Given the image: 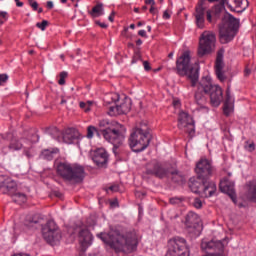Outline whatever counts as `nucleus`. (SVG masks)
<instances>
[{"label": "nucleus", "mask_w": 256, "mask_h": 256, "mask_svg": "<svg viewBox=\"0 0 256 256\" xmlns=\"http://www.w3.org/2000/svg\"><path fill=\"white\" fill-rule=\"evenodd\" d=\"M96 25H98L102 29H107V27H108L107 24L100 22V21H96Z\"/></svg>", "instance_id": "603ef678"}, {"label": "nucleus", "mask_w": 256, "mask_h": 256, "mask_svg": "<svg viewBox=\"0 0 256 256\" xmlns=\"http://www.w3.org/2000/svg\"><path fill=\"white\" fill-rule=\"evenodd\" d=\"M9 80V76L7 74H0V86L3 85V83H7Z\"/></svg>", "instance_id": "37998d69"}, {"label": "nucleus", "mask_w": 256, "mask_h": 256, "mask_svg": "<svg viewBox=\"0 0 256 256\" xmlns=\"http://www.w3.org/2000/svg\"><path fill=\"white\" fill-rule=\"evenodd\" d=\"M224 55H225V49L220 48L217 51L216 61H215V71L219 81H225V73H223V69L225 67V62H223Z\"/></svg>", "instance_id": "a211bd4d"}, {"label": "nucleus", "mask_w": 256, "mask_h": 256, "mask_svg": "<svg viewBox=\"0 0 256 256\" xmlns=\"http://www.w3.org/2000/svg\"><path fill=\"white\" fill-rule=\"evenodd\" d=\"M132 65L135 63H143V59L141 58V52L140 51H135L134 55L132 57Z\"/></svg>", "instance_id": "c9c22d12"}, {"label": "nucleus", "mask_w": 256, "mask_h": 256, "mask_svg": "<svg viewBox=\"0 0 256 256\" xmlns=\"http://www.w3.org/2000/svg\"><path fill=\"white\" fill-rule=\"evenodd\" d=\"M170 205H181L183 203L182 197H173L169 199Z\"/></svg>", "instance_id": "e433bc0d"}, {"label": "nucleus", "mask_w": 256, "mask_h": 256, "mask_svg": "<svg viewBox=\"0 0 256 256\" xmlns=\"http://www.w3.org/2000/svg\"><path fill=\"white\" fill-rule=\"evenodd\" d=\"M219 189L222 193H225L237 205V194L235 193V183L229 181V179L224 178L220 181Z\"/></svg>", "instance_id": "dca6fc26"}, {"label": "nucleus", "mask_w": 256, "mask_h": 256, "mask_svg": "<svg viewBox=\"0 0 256 256\" xmlns=\"http://www.w3.org/2000/svg\"><path fill=\"white\" fill-rule=\"evenodd\" d=\"M202 189L200 192L201 197H213L215 195V191H217V185L215 182H211L209 180H202Z\"/></svg>", "instance_id": "aec40b11"}, {"label": "nucleus", "mask_w": 256, "mask_h": 256, "mask_svg": "<svg viewBox=\"0 0 256 256\" xmlns=\"http://www.w3.org/2000/svg\"><path fill=\"white\" fill-rule=\"evenodd\" d=\"M215 43H217L215 33L204 31L199 38L198 57L203 58L207 55H211V53H215Z\"/></svg>", "instance_id": "1a4fd4ad"}, {"label": "nucleus", "mask_w": 256, "mask_h": 256, "mask_svg": "<svg viewBox=\"0 0 256 256\" xmlns=\"http://www.w3.org/2000/svg\"><path fill=\"white\" fill-rule=\"evenodd\" d=\"M46 7L48 9H53V1H48L47 4H46Z\"/></svg>", "instance_id": "bf43d9fd"}, {"label": "nucleus", "mask_w": 256, "mask_h": 256, "mask_svg": "<svg viewBox=\"0 0 256 256\" xmlns=\"http://www.w3.org/2000/svg\"><path fill=\"white\" fill-rule=\"evenodd\" d=\"M79 241L82 247H89L93 243V234L88 229H82L79 232Z\"/></svg>", "instance_id": "4be33fe9"}, {"label": "nucleus", "mask_w": 256, "mask_h": 256, "mask_svg": "<svg viewBox=\"0 0 256 256\" xmlns=\"http://www.w3.org/2000/svg\"><path fill=\"white\" fill-rule=\"evenodd\" d=\"M225 3H227V0H221L219 4L214 6L213 13L219 15L225 9Z\"/></svg>", "instance_id": "72a5a7b5"}, {"label": "nucleus", "mask_w": 256, "mask_h": 256, "mask_svg": "<svg viewBox=\"0 0 256 256\" xmlns=\"http://www.w3.org/2000/svg\"><path fill=\"white\" fill-rule=\"evenodd\" d=\"M41 222V218L38 215L30 216L26 219L25 225L27 227H33V225H37Z\"/></svg>", "instance_id": "2f4dec72"}, {"label": "nucleus", "mask_w": 256, "mask_h": 256, "mask_svg": "<svg viewBox=\"0 0 256 256\" xmlns=\"http://www.w3.org/2000/svg\"><path fill=\"white\" fill-rule=\"evenodd\" d=\"M193 205L196 209H201V207H203V202L201 201V199L195 198Z\"/></svg>", "instance_id": "a19ab883"}, {"label": "nucleus", "mask_w": 256, "mask_h": 256, "mask_svg": "<svg viewBox=\"0 0 256 256\" xmlns=\"http://www.w3.org/2000/svg\"><path fill=\"white\" fill-rule=\"evenodd\" d=\"M97 237L114 249L115 253H124V255L134 253L139 245V239L134 231L123 232L117 228H111L108 233L101 232Z\"/></svg>", "instance_id": "f03ea898"}, {"label": "nucleus", "mask_w": 256, "mask_h": 256, "mask_svg": "<svg viewBox=\"0 0 256 256\" xmlns=\"http://www.w3.org/2000/svg\"><path fill=\"white\" fill-rule=\"evenodd\" d=\"M90 15L92 17H99V15H103V4L100 3L94 6L90 12Z\"/></svg>", "instance_id": "473e14b6"}, {"label": "nucleus", "mask_w": 256, "mask_h": 256, "mask_svg": "<svg viewBox=\"0 0 256 256\" xmlns=\"http://www.w3.org/2000/svg\"><path fill=\"white\" fill-rule=\"evenodd\" d=\"M206 19L211 23L213 21V16L211 15V10L206 11Z\"/></svg>", "instance_id": "de8ad7c7"}, {"label": "nucleus", "mask_w": 256, "mask_h": 256, "mask_svg": "<svg viewBox=\"0 0 256 256\" xmlns=\"http://www.w3.org/2000/svg\"><path fill=\"white\" fill-rule=\"evenodd\" d=\"M196 25L199 29L205 27V8H195Z\"/></svg>", "instance_id": "b1692460"}, {"label": "nucleus", "mask_w": 256, "mask_h": 256, "mask_svg": "<svg viewBox=\"0 0 256 256\" xmlns=\"http://www.w3.org/2000/svg\"><path fill=\"white\" fill-rule=\"evenodd\" d=\"M138 35H139L140 37H144V39H147V32H145V30H140V31L138 32Z\"/></svg>", "instance_id": "864d4df0"}, {"label": "nucleus", "mask_w": 256, "mask_h": 256, "mask_svg": "<svg viewBox=\"0 0 256 256\" xmlns=\"http://www.w3.org/2000/svg\"><path fill=\"white\" fill-rule=\"evenodd\" d=\"M163 19H171V15L169 14V12L166 10L163 13Z\"/></svg>", "instance_id": "5fc2aeb1"}, {"label": "nucleus", "mask_w": 256, "mask_h": 256, "mask_svg": "<svg viewBox=\"0 0 256 256\" xmlns=\"http://www.w3.org/2000/svg\"><path fill=\"white\" fill-rule=\"evenodd\" d=\"M42 237L48 245L55 247L61 243L63 233L55 221L48 220L46 224L42 226Z\"/></svg>", "instance_id": "6e6552de"}, {"label": "nucleus", "mask_w": 256, "mask_h": 256, "mask_svg": "<svg viewBox=\"0 0 256 256\" xmlns=\"http://www.w3.org/2000/svg\"><path fill=\"white\" fill-rule=\"evenodd\" d=\"M109 191H112L113 193H117V191H119V185L118 184H114L112 186H110Z\"/></svg>", "instance_id": "a18cd8bd"}, {"label": "nucleus", "mask_w": 256, "mask_h": 256, "mask_svg": "<svg viewBox=\"0 0 256 256\" xmlns=\"http://www.w3.org/2000/svg\"><path fill=\"white\" fill-rule=\"evenodd\" d=\"M109 21H111V23H113L115 21V12H112L110 14V16L108 17Z\"/></svg>", "instance_id": "6e6d98bb"}, {"label": "nucleus", "mask_w": 256, "mask_h": 256, "mask_svg": "<svg viewBox=\"0 0 256 256\" xmlns=\"http://www.w3.org/2000/svg\"><path fill=\"white\" fill-rule=\"evenodd\" d=\"M9 19V14L5 11H0V25H3L5 21Z\"/></svg>", "instance_id": "4c0bfd02"}, {"label": "nucleus", "mask_w": 256, "mask_h": 256, "mask_svg": "<svg viewBox=\"0 0 256 256\" xmlns=\"http://www.w3.org/2000/svg\"><path fill=\"white\" fill-rule=\"evenodd\" d=\"M231 107H233V98H231V89L228 87L226 90V99L223 107L224 115L227 117H229L231 113Z\"/></svg>", "instance_id": "393cba45"}, {"label": "nucleus", "mask_w": 256, "mask_h": 256, "mask_svg": "<svg viewBox=\"0 0 256 256\" xmlns=\"http://www.w3.org/2000/svg\"><path fill=\"white\" fill-rule=\"evenodd\" d=\"M29 143V140L23 138L21 140L12 139L9 145V149L12 151H19L20 149L25 148V145Z\"/></svg>", "instance_id": "cd10ccee"}, {"label": "nucleus", "mask_w": 256, "mask_h": 256, "mask_svg": "<svg viewBox=\"0 0 256 256\" xmlns=\"http://www.w3.org/2000/svg\"><path fill=\"white\" fill-rule=\"evenodd\" d=\"M203 5H205V0H199L196 8L205 9Z\"/></svg>", "instance_id": "8fccbe9b"}, {"label": "nucleus", "mask_w": 256, "mask_h": 256, "mask_svg": "<svg viewBox=\"0 0 256 256\" xmlns=\"http://www.w3.org/2000/svg\"><path fill=\"white\" fill-rule=\"evenodd\" d=\"M55 153H57V151L45 149L41 152V157L45 159V161H53Z\"/></svg>", "instance_id": "7c9ffc66"}, {"label": "nucleus", "mask_w": 256, "mask_h": 256, "mask_svg": "<svg viewBox=\"0 0 256 256\" xmlns=\"http://www.w3.org/2000/svg\"><path fill=\"white\" fill-rule=\"evenodd\" d=\"M251 75V69L248 66L244 69V77H249Z\"/></svg>", "instance_id": "3c124183"}, {"label": "nucleus", "mask_w": 256, "mask_h": 256, "mask_svg": "<svg viewBox=\"0 0 256 256\" xmlns=\"http://www.w3.org/2000/svg\"><path fill=\"white\" fill-rule=\"evenodd\" d=\"M248 191L246 194V197L248 201H251L252 203H256V183L254 182H249L247 184Z\"/></svg>", "instance_id": "c85d7f7f"}, {"label": "nucleus", "mask_w": 256, "mask_h": 256, "mask_svg": "<svg viewBox=\"0 0 256 256\" xmlns=\"http://www.w3.org/2000/svg\"><path fill=\"white\" fill-rule=\"evenodd\" d=\"M130 29H135V24H131Z\"/></svg>", "instance_id": "774afa93"}, {"label": "nucleus", "mask_w": 256, "mask_h": 256, "mask_svg": "<svg viewBox=\"0 0 256 256\" xmlns=\"http://www.w3.org/2000/svg\"><path fill=\"white\" fill-rule=\"evenodd\" d=\"M151 133L143 128H136L129 137V145L134 153H141L149 147L151 143Z\"/></svg>", "instance_id": "0eeeda50"}, {"label": "nucleus", "mask_w": 256, "mask_h": 256, "mask_svg": "<svg viewBox=\"0 0 256 256\" xmlns=\"http://www.w3.org/2000/svg\"><path fill=\"white\" fill-rule=\"evenodd\" d=\"M248 149L249 151H255V143L252 142L251 144H249Z\"/></svg>", "instance_id": "13d9d810"}, {"label": "nucleus", "mask_w": 256, "mask_h": 256, "mask_svg": "<svg viewBox=\"0 0 256 256\" xmlns=\"http://www.w3.org/2000/svg\"><path fill=\"white\" fill-rule=\"evenodd\" d=\"M189 189L192 193H196L197 195L201 194V189L203 187V182H199V180L195 177H192L188 181Z\"/></svg>", "instance_id": "a878e982"}, {"label": "nucleus", "mask_w": 256, "mask_h": 256, "mask_svg": "<svg viewBox=\"0 0 256 256\" xmlns=\"http://www.w3.org/2000/svg\"><path fill=\"white\" fill-rule=\"evenodd\" d=\"M185 227L188 233L199 235L201 231V218L195 212H189L185 218Z\"/></svg>", "instance_id": "ddd939ff"}, {"label": "nucleus", "mask_w": 256, "mask_h": 256, "mask_svg": "<svg viewBox=\"0 0 256 256\" xmlns=\"http://www.w3.org/2000/svg\"><path fill=\"white\" fill-rule=\"evenodd\" d=\"M170 171V168H165L161 163L154 162L152 164H147L144 175H154V177H157L158 179H165Z\"/></svg>", "instance_id": "4468645a"}, {"label": "nucleus", "mask_w": 256, "mask_h": 256, "mask_svg": "<svg viewBox=\"0 0 256 256\" xmlns=\"http://www.w3.org/2000/svg\"><path fill=\"white\" fill-rule=\"evenodd\" d=\"M125 126L109 120H101L98 124V128L95 126H88L87 137L88 139H93L94 133L97 137H104L108 143L113 145L114 155H119L123 151V141H125Z\"/></svg>", "instance_id": "f257e3e1"}, {"label": "nucleus", "mask_w": 256, "mask_h": 256, "mask_svg": "<svg viewBox=\"0 0 256 256\" xmlns=\"http://www.w3.org/2000/svg\"><path fill=\"white\" fill-rule=\"evenodd\" d=\"M178 129L188 134L190 139L195 137V121L187 112H180L178 115Z\"/></svg>", "instance_id": "f8f14e48"}, {"label": "nucleus", "mask_w": 256, "mask_h": 256, "mask_svg": "<svg viewBox=\"0 0 256 256\" xmlns=\"http://www.w3.org/2000/svg\"><path fill=\"white\" fill-rule=\"evenodd\" d=\"M17 191V182H15L11 178H6L1 184H0V193L2 195H15Z\"/></svg>", "instance_id": "6ab92c4d"}, {"label": "nucleus", "mask_w": 256, "mask_h": 256, "mask_svg": "<svg viewBox=\"0 0 256 256\" xmlns=\"http://www.w3.org/2000/svg\"><path fill=\"white\" fill-rule=\"evenodd\" d=\"M239 19L226 12L219 24V41L222 45L231 43L239 33Z\"/></svg>", "instance_id": "423d86ee"}, {"label": "nucleus", "mask_w": 256, "mask_h": 256, "mask_svg": "<svg viewBox=\"0 0 256 256\" xmlns=\"http://www.w3.org/2000/svg\"><path fill=\"white\" fill-rule=\"evenodd\" d=\"M47 25H49V21L47 20L36 23V27H38V29H41V31H45V29H47Z\"/></svg>", "instance_id": "58836bf2"}, {"label": "nucleus", "mask_w": 256, "mask_h": 256, "mask_svg": "<svg viewBox=\"0 0 256 256\" xmlns=\"http://www.w3.org/2000/svg\"><path fill=\"white\" fill-rule=\"evenodd\" d=\"M131 111V100L128 97H125L120 104L116 106H111L109 108V115L115 117L117 115H127Z\"/></svg>", "instance_id": "2eb2a0df"}, {"label": "nucleus", "mask_w": 256, "mask_h": 256, "mask_svg": "<svg viewBox=\"0 0 256 256\" xmlns=\"http://www.w3.org/2000/svg\"><path fill=\"white\" fill-rule=\"evenodd\" d=\"M144 65L145 71H151V64H149V61H142Z\"/></svg>", "instance_id": "49530a36"}, {"label": "nucleus", "mask_w": 256, "mask_h": 256, "mask_svg": "<svg viewBox=\"0 0 256 256\" xmlns=\"http://www.w3.org/2000/svg\"><path fill=\"white\" fill-rule=\"evenodd\" d=\"M168 252L166 256H189V246L183 237H174L168 241Z\"/></svg>", "instance_id": "9b49d317"}, {"label": "nucleus", "mask_w": 256, "mask_h": 256, "mask_svg": "<svg viewBox=\"0 0 256 256\" xmlns=\"http://www.w3.org/2000/svg\"><path fill=\"white\" fill-rule=\"evenodd\" d=\"M176 69L180 77H188L191 81V87L197 85V81H199V65H191V52L185 51L176 60Z\"/></svg>", "instance_id": "39448f33"}, {"label": "nucleus", "mask_w": 256, "mask_h": 256, "mask_svg": "<svg viewBox=\"0 0 256 256\" xmlns=\"http://www.w3.org/2000/svg\"><path fill=\"white\" fill-rule=\"evenodd\" d=\"M80 109H84L85 113L91 111V108L87 107V104L85 102H80Z\"/></svg>", "instance_id": "c03bdc74"}, {"label": "nucleus", "mask_w": 256, "mask_h": 256, "mask_svg": "<svg viewBox=\"0 0 256 256\" xmlns=\"http://www.w3.org/2000/svg\"><path fill=\"white\" fill-rule=\"evenodd\" d=\"M56 175L65 183L79 185L85 179V167L79 164L59 162L56 165Z\"/></svg>", "instance_id": "20e7f679"}, {"label": "nucleus", "mask_w": 256, "mask_h": 256, "mask_svg": "<svg viewBox=\"0 0 256 256\" xmlns=\"http://www.w3.org/2000/svg\"><path fill=\"white\" fill-rule=\"evenodd\" d=\"M146 5H152L151 7L155 6V0H145Z\"/></svg>", "instance_id": "4d7b16f0"}, {"label": "nucleus", "mask_w": 256, "mask_h": 256, "mask_svg": "<svg viewBox=\"0 0 256 256\" xmlns=\"http://www.w3.org/2000/svg\"><path fill=\"white\" fill-rule=\"evenodd\" d=\"M170 175L172 183L176 185H183L185 183V174L177 169H170Z\"/></svg>", "instance_id": "5701e85b"}, {"label": "nucleus", "mask_w": 256, "mask_h": 256, "mask_svg": "<svg viewBox=\"0 0 256 256\" xmlns=\"http://www.w3.org/2000/svg\"><path fill=\"white\" fill-rule=\"evenodd\" d=\"M62 139L64 143L71 145L79 139V132L75 128H67L62 134Z\"/></svg>", "instance_id": "412c9836"}, {"label": "nucleus", "mask_w": 256, "mask_h": 256, "mask_svg": "<svg viewBox=\"0 0 256 256\" xmlns=\"http://www.w3.org/2000/svg\"><path fill=\"white\" fill-rule=\"evenodd\" d=\"M198 181H209L213 174L217 172L213 162L207 158H201L199 162H196L194 169Z\"/></svg>", "instance_id": "9d476101"}, {"label": "nucleus", "mask_w": 256, "mask_h": 256, "mask_svg": "<svg viewBox=\"0 0 256 256\" xmlns=\"http://www.w3.org/2000/svg\"><path fill=\"white\" fill-rule=\"evenodd\" d=\"M92 161L97 165V167H107L109 163V154L105 148H98L94 151Z\"/></svg>", "instance_id": "f3484780"}, {"label": "nucleus", "mask_w": 256, "mask_h": 256, "mask_svg": "<svg viewBox=\"0 0 256 256\" xmlns=\"http://www.w3.org/2000/svg\"><path fill=\"white\" fill-rule=\"evenodd\" d=\"M30 7H32L33 11H37V9H39V3H37V1L32 2Z\"/></svg>", "instance_id": "09e8293b"}, {"label": "nucleus", "mask_w": 256, "mask_h": 256, "mask_svg": "<svg viewBox=\"0 0 256 256\" xmlns=\"http://www.w3.org/2000/svg\"><path fill=\"white\" fill-rule=\"evenodd\" d=\"M136 45H143V40L138 39V40L136 41Z\"/></svg>", "instance_id": "e2e57ef3"}, {"label": "nucleus", "mask_w": 256, "mask_h": 256, "mask_svg": "<svg viewBox=\"0 0 256 256\" xmlns=\"http://www.w3.org/2000/svg\"><path fill=\"white\" fill-rule=\"evenodd\" d=\"M207 95L210 97V103L213 107H219L223 101V90L219 85H214L211 77H203L197 85L194 93V101L199 107H205L207 103Z\"/></svg>", "instance_id": "7ed1b4c3"}, {"label": "nucleus", "mask_w": 256, "mask_h": 256, "mask_svg": "<svg viewBox=\"0 0 256 256\" xmlns=\"http://www.w3.org/2000/svg\"><path fill=\"white\" fill-rule=\"evenodd\" d=\"M10 197H12L14 203H18V205H22V203L27 202V195H25L24 193L16 192Z\"/></svg>", "instance_id": "c756f323"}, {"label": "nucleus", "mask_w": 256, "mask_h": 256, "mask_svg": "<svg viewBox=\"0 0 256 256\" xmlns=\"http://www.w3.org/2000/svg\"><path fill=\"white\" fill-rule=\"evenodd\" d=\"M243 2L247 3V0H234V5L236 8L245 9V7H243Z\"/></svg>", "instance_id": "79ce46f5"}, {"label": "nucleus", "mask_w": 256, "mask_h": 256, "mask_svg": "<svg viewBox=\"0 0 256 256\" xmlns=\"http://www.w3.org/2000/svg\"><path fill=\"white\" fill-rule=\"evenodd\" d=\"M149 11L152 15H155V11H157V8H155V6H151Z\"/></svg>", "instance_id": "052dcab7"}, {"label": "nucleus", "mask_w": 256, "mask_h": 256, "mask_svg": "<svg viewBox=\"0 0 256 256\" xmlns=\"http://www.w3.org/2000/svg\"><path fill=\"white\" fill-rule=\"evenodd\" d=\"M227 6L230 8V11H235V9H233V6H231L229 3H227Z\"/></svg>", "instance_id": "69168bd1"}, {"label": "nucleus", "mask_w": 256, "mask_h": 256, "mask_svg": "<svg viewBox=\"0 0 256 256\" xmlns=\"http://www.w3.org/2000/svg\"><path fill=\"white\" fill-rule=\"evenodd\" d=\"M60 79L58 80L59 85H65V79H67L68 73L66 71H63L60 73Z\"/></svg>", "instance_id": "ea45409f"}, {"label": "nucleus", "mask_w": 256, "mask_h": 256, "mask_svg": "<svg viewBox=\"0 0 256 256\" xmlns=\"http://www.w3.org/2000/svg\"><path fill=\"white\" fill-rule=\"evenodd\" d=\"M134 13H139V8H134Z\"/></svg>", "instance_id": "338daca9"}, {"label": "nucleus", "mask_w": 256, "mask_h": 256, "mask_svg": "<svg viewBox=\"0 0 256 256\" xmlns=\"http://www.w3.org/2000/svg\"><path fill=\"white\" fill-rule=\"evenodd\" d=\"M61 102H60V105H65V103H67V99H65V97H61Z\"/></svg>", "instance_id": "680f3d73"}, {"label": "nucleus", "mask_w": 256, "mask_h": 256, "mask_svg": "<svg viewBox=\"0 0 256 256\" xmlns=\"http://www.w3.org/2000/svg\"><path fill=\"white\" fill-rule=\"evenodd\" d=\"M38 141H39V135L34 133V134H32V138L30 140H28V143H26V145H24V153H25L26 157H28V159H31V157H33V154L31 153V151L29 149H31L33 147V143H37Z\"/></svg>", "instance_id": "bb28decb"}, {"label": "nucleus", "mask_w": 256, "mask_h": 256, "mask_svg": "<svg viewBox=\"0 0 256 256\" xmlns=\"http://www.w3.org/2000/svg\"><path fill=\"white\" fill-rule=\"evenodd\" d=\"M16 5H17V7H23V2L18 1V2L16 3Z\"/></svg>", "instance_id": "0e129e2a"}, {"label": "nucleus", "mask_w": 256, "mask_h": 256, "mask_svg": "<svg viewBox=\"0 0 256 256\" xmlns=\"http://www.w3.org/2000/svg\"><path fill=\"white\" fill-rule=\"evenodd\" d=\"M46 133H48V135H51L54 139L56 137H59V135H60L59 129L57 127L47 128Z\"/></svg>", "instance_id": "f704fd0d"}]
</instances>
